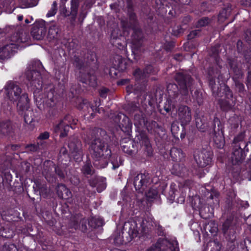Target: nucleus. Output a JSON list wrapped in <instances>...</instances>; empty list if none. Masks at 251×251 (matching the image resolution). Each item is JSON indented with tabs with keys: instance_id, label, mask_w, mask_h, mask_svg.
Returning a JSON list of instances; mask_svg holds the SVG:
<instances>
[{
	"instance_id": "obj_45",
	"label": "nucleus",
	"mask_w": 251,
	"mask_h": 251,
	"mask_svg": "<svg viewBox=\"0 0 251 251\" xmlns=\"http://www.w3.org/2000/svg\"><path fill=\"white\" fill-rule=\"evenodd\" d=\"M205 229L213 234L216 233L218 230L217 225L213 221L209 222L206 226Z\"/></svg>"
},
{
	"instance_id": "obj_28",
	"label": "nucleus",
	"mask_w": 251,
	"mask_h": 251,
	"mask_svg": "<svg viewBox=\"0 0 251 251\" xmlns=\"http://www.w3.org/2000/svg\"><path fill=\"white\" fill-rule=\"evenodd\" d=\"M170 155L173 160L176 162L182 161L185 157L182 151L180 149L174 147L170 150Z\"/></svg>"
},
{
	"instance_id": "obj_31",
	"label": "nucleus",
	"mask_w": 251,
	"mask_h": 251,
	"mask_svg": "<svg viewBox=\"0 0 251 251\" xmlns=\"http://www.w3.org/2000/svg\"><path fill=\"white\" fill-rule=\"evenodd\" d=\"M81 170L82 173L85 176H93L95 174V170L89 160H87L85 162Z\"/></svg>"
},
{
	"instance_id": "obj_22",
	"label": "nucleus",
	"mask_w": 251,
	"mask_h": 251,
	"mask_svg": "<svg viewBox=\"0 0 251 251\" xmlns=\"http://www.w3.org/2000/svg\"><path fill=\"white\" fill-rule=\"evenodd\" d=\"M16 45L14 43H9L0 48V59H4L9 58L12 53L15 51Z\"/></svg>"
},
{
	"instance_id": "obj_62",
	"label": "nucleus",
	"mask_w": 251,
	"mask_h": 251,
	"mask_svg": "<svg viewBox=\"0 0 251 251\" xmlns=\"http://www.w3.org/2000/svg\"><path fill=\"white\" fill-rule=\"evenodd\" d=\"M77 41H72L70 42L68 44V48L70 50H73L74 49H75L77 46Z\"/></svg>"
},
{
	"instance_id": "obj_50",
	"label": "nucleus",
	"mask_w": 251,
	"mask_h": 251,
	"mask_svg": "<svg viewBox=\"0 0 251 251\" xmlns=\"http://www.w3.org/2000/svg\"><path fill=\"white\" fill-rule=\"evenodd\" d=\"M228 122L231 128L236 129L238 127V119L237 118H231L229 120Z\"/></svg>"
},
{
	"instance_id": "obj_10",
	"label": "nucleus",
	"mask_w": 251,
	"mask_h": 251,
	"mask_svg": "<svg viewBox=\"0 0 251 251\" xmlns=\"http://www.w3.org/2000/svg\"><path fill=\"white\" fill-rule=\"evenodd\" d=\"M81 142L77 138L72 137L69 139L68 148L74 158L76 161L80 160L83 155Z\"/></svg>"
},
{
	"instance_id": "obj_25",
	"label": "nucleus",
	"mask_w": 251,
	"mask_h": 251,
	"mask_svg": "<svg viewBox=\"0 0 251 251\" xmlns=\"http://www.w3.org/2000/svg\"><path fill=\"white\" fill-rule=\"evenodd\" d=\"M57 194L60 199H67L72 196L70 190L63 184H59L57 187Z\"/></svg>"
},
{
	"instance_id": "obj_35",
	"label": "nucleus",
	"mask_w": 251,
	"mask_h": 251,
	"mask_svg": "<svg viewBox=\"0 0 251 251\" xmlns=\"http://www.w3.org/2000/svg\"><path fill=\"white\" fill-rule=\"evenodd\" d=\"M60 30L55 25H51L48 34V38L50 40L57 39L59 36Z\"/></svg>"
},
{
	"instance_id": "obj_5",
	"label": "nucleus",
	"mask_w": 251,
	"mask_h": 251,
	"mask_svg": "<svg viewBox=\"0 0 251 251\" xmlns=\"http://www.w3.org/2000/svg\"><path fill=\"white\" fill-rule=\"evenodd\" d=\"M146 251H179L177 241L175 239L160 238Z\"/></svg>"
},
{
	"instance_id": "obj_41",
	"label": "nucleus",
	"mask_w": 251,
	"mask_h": 251,
	"mask_svg": "<svg viewBox=\"0 0 251 251\" xmlns=\"http://www.w3.org/2000/svg\"><path fill=\"white\" fill-rule=\"evenodd\" d=\"M200 214L204 219L209 218L212 216V213L210 211L208 206L201 208L200 211Z\"/></svg>"
},
{
	"instance_id": "obj_55",
	"label": "nucleus",
	"mask_w": 251,
	"mask_h": 251,
	"mask_svg": "<svg viewBox=\"0 0 251 251\" xmlns=\"http://www.w3.org/2000/svg\"><path fill=\"white\" fill-rule=\"evenodd\" d=\"M155 229L157 231V233L160 235L163 233L164 229L162 226L156 221H155L154 227Z\"/></svg>"
},
{
	"instance_id": "obj_43",
	"label": "nucleus",
	"mask_w": 251,
	"mask_h": 251,
	"mask_svg": "<svg viewBox=\"0 0 251 251\" xmlns=\"http://www.w3.org/2000/svg\"><path fill=\"white\" fill-rule=\"evenodd\" d=\"M78 6L79 0H71V10L72 11V15L74 16L76 15Z\"/></svg>"
},
{
	"instance_id": "obj_21",
	"label": "nucleus",
	"mask_w": 251,
	"mask_h": 251,
	"mask_svg": "<svg viewBox=\"0 0 251 251\" xmlns=\"http://www.w3.org/2000/svg\"><path fill=\"white\" fill-rule=\"evenodd\" d=\"M70 126L67 123H65L62 120L55 123L53 126L54 132L60 133V137L62 138L68 135Z\"/></svg>"
},
{
	"instance_id": "obj_54",
	"label": "nucleus",
	"mask_w": 251,
	"mask_h": 251,
	"mask_svg": "<svg viewBox=\"0 0 251 251\" xmlns=\"http://www.w3.org/2000/svg\"><path fill=\"white\" fill-rule=\"evenodd\" d=\"M210 21L208 18H204L200 20L197 23V26H203L207 25Z\"/></svg>"
},
{
	"instance_id": "obj_11",
	"label": "nucleus",
	"mask_w": 251,
	"mask_h": 251,
	"mask_svg": "<svg viewBox=\"0 0 251 251\" xmlns=\"http://www.w3.org/2000/svg\"><path fill=\"white\" fill-rule=\"evenodd\" d=\"M123 237L127 238L126 241L130 242L137 236L139 233L137 224L135 221H130L126 222L123 227Z\"/></svg>"
},
{
	"instance_id": "obj_58",
	"label": "nucleus",
	"mask_w": 251,
	"mask_h": 251,
	"mask_svg": "<svg viewBox=\"0 0 251 251\" xmlns=\"http://www.w3.org/2000/svg\"><path fill=\"white\" fill-rule=\"evenodd\" d=\"M98 182V177L97 176H94L92 177L89 180V183L91 186L92 187H95L96 186V185Z\"/></svg>"
},
{
	"instance_id": "obj_19",
	"label": "nucleus",
	"mask_w": 251,
	"mask_h": 251,
	"mask_svg": "<svg viewBox=\"0 0 251 251\" xmlns=\"http://www.w3.org/2000/svg\"><path fill=\"white\" fill-rule=\"evenodd\" d=\"M28 39V34L21 30L18 32L14 33L9 39L10 41V43H14L16 45V48L18 49L19 44L21 43H25L27 41Z\"/></svg>"
},
{
	"instance_id": "obj_40",
	"label": "nucleus",
	"mask_w": 251,
	"mask_h": 251,
	"mask_svg": "<svg viewBox=\"0 0 251 251\" xmlns=\"http://www.w3.org/2000/svg\"><path fill=\"white\" fill-rule=\"evenodd\" d=\"M62 120L65 123H67L70 126V128H73L72 125H76L78 121L77 119L73 118L72 116L69 114L66 115Z\"/></svg>"
},
{
	"instance_id": "obj_15",
	"label": "nucleus",
	"mask_w": 251,
	"mask_h": 251,
	"mask_svg": "<svg viewBox=\"0 0 251 251\" xmlns=\"http://www.w3.org/2000/svg\"><path fill=\"white\" fill-rule=\"evenodd\" d=\"M177 117L182 126L187 125L192 118L190 108L186 105H180L178 108Z\"/></svg>"
},
{
	"instance_id": "obj_6",
	"label": "nucleus",
	"mask_w": 251,
	"mask_h": 251,
	"mask_svg": "<svg viewBox=\"0 0 251 251\" xmlns=\"http://www.w3.org/2000/svg\"><path fill=\"white\" fill-rule=\"evenodd\" d=\"M175 80L179 85L180 92L182 96H187L189 90L191 91L193 80L190 75L185 72H179L175 75Z\"/></svg>"
},
{
	"instance_id": "obj_60",
	"label": "nucleus",
	"mask_w": 251,
	"mask_h": 251,
	"mask_svg": "<svg viewBox=\"0 0 251 251\" xmlns=\"http://www.w3.org/2000/svg\"><path fill=\"white\" fill-rule=\"evenodd\" d=\"M50 137V133L48 131H45L43 133H41L38 137V140H46Z\"/></svg>"
},
{
	"instance_id": "obj_12",
	"label": "nucleus",
	"mask_w": 251,
	"mask_h": 251,
	"mask_svg": "<svg viewBox=\"0 0 251 251\" xmlns=\"http://www.w3.org/2000/svg\"><path fill=\"white\" fill-rule=\"evenodd\" d=\"M213 141L216 147L222 148L225 145L224 134L221 128V122L218 118H215L213 120Z\"/></svg>"
},
{
	"instance_id": "obj_14",
	"label": "nucleus",
	"mask_w": 251,
	"mask_h": 251,
	"mask_svg": "<svg viewBox=\"0 0 251 251\" xmlns=\"http://www.w3.org/2000/svg\"><path fill=\"white\" fill-rule=\"evenodd\" d=\"M114 121L123 132H128L131 130L132 123L126 115L119 113L115 117Z\"/></svg>"
},
{
	"instance_id": "obj_27",
	"label": "nucleus",
	"mask_w": 251,
	"mask_h": 251,
	"mask_svg": "<svg viewBox=\"0 0 251 251\" xmlns=\"http://www.w3.org/2000/svg\"><path fill=\"white\" fill-rule=\"evenodd\" d=\"M245 133L242 132L235 136L233 140L232 144L234 147H241L244 149L247 147V143L244 141Z\"/></svg>"
},
{
	"instance_id": "obj_51",
	"label": "nucleus",
	"mask_w": 251,
	"mask_h": 251,
	"mask_svg": "<svg viewBox=\"0 0 251 251\" xmlns=\"http://www.w3.org/2000/svg\"><path fill=\"white\" fill-rule=\"evenodd\" d=\"M60 13L62 14H63L65 17H67L70 16V15H72V11L68 10L66 7L65 6V4H60Z\"/></svg>"
},
{
	"instance_id": "obj_3",
	"label": "nucleus",
	"mask_w": 251,
	"mask_h": 251,
	"mask_svg": "<svg viewBox=\"0 0 251 251\" xmlns=\"http://www.w3.org/2000/svg\"><path fill=\"white\" fill-rule=\"evenodd\" d=\"M4 94L8 99L13 102H17L18 108L23 111L29 107V99L26 93H22V89L16 82L8 81L4 87Z\"/></svg>"
},
{
	"instance_id": "obj_30",
	"label": "nucleus",
	"mask_w": 251,
	"mask_h": 251,
	"mask_svg": "<svg viewBox=\"0 0 251 251\" xmlns=\"http://www.w3.org/2000/svg\"><path fill=\"white\" fill-rule=\"evenodd\" d=\"M145 128L151 133L158 132L160 130H162V127L154 121L148 120Z\"/></svg>"
},
{
	"instance_id": "obj_59",
	"label": "nucleus",
	"mask_w": 251,
	"mask_h": 251,
	"mask_svg": "<svg viewBox=\"0 0 251 251\" xmlns=\"http://www.w3.org/2000/svg\"><path fill=\"white\" fill-rule=\"evenodd\" d=\"M38 146L35 144H29L26 146L25 148L27 151H36L38 149Z\"/></svg>"
},
{
	"instance_id": "obj_47",
	"label": "nucleus",
	"mask_w": 251,
	"mask_h": 251,
	"mask_svg": "<svg viewBox=\"0 0 251 251\" xmlns=\"http://www.w3.org/2000/svg\"><path fill=\"white\" fill-rule=\"evenodd\" d=\"M179 131V127L176 123H173L171 126V132L175 138H178V134Z\"/></svg>"
},
{
	"instance_id": "obj_64",
	"label": "nucleus",
	"mask_w": 251,
	"mask_h": 251,
	"mask_svg": "<svg viewBox=\"0 0 251 251\" xmlns=\"http://www.w3.org/2000/svg\"><path fill=\"white\" fill-rule=\"evenodd\" d=\"M213 248L216 251H220L221 249V244L217 241H214L213 242Z\"/></svg>"
},
{
	"instance_id": "obj_38",
	"label": "nucleus",
	"mask_w": 251,
	"mask_h": 251,
	"mask_svg": "<svg viewBox=\"0 0 251 251\" xmlns=\"http://www.w3.org/2000/svg\"><path fill=\"white\" fill-rule=\"evenodd\" d=\"M133 75L136 81H143L147 76L145 72L144 71L143 72H142L139 68L136 69L133 72Z\"/></svg>"
},
{
	"instance_id": "obj_4",
	"label": "nucleus",
	"mask_w": 251,
	"mask_h": 251,
	"mask_svg": "<svg viewBox=\"0 0 251 251\" xmlns=\"http://www.w3.org/2000/svg\"><path fill=\"white\" fill-rule=\"evenodd\" d=\"M74 63L80 69L79 73L77 75V77L79 81H81L82 83L88 84L93 87L96 86L97 79L96 76L90 74L88 73V70H84L82 69L84 63L82 59L75 55L74 56Z\"/></svg>"
},
{
	"instance_id": "obj_61",
	"label": "nucleus",
	"mask_w": 251,
	"mask_h": 251,
	"mask_svg": "<svg viewBox=\"0 0 251 251\" xmlns=\"http://www.w3.org/2000/svg\"><path fill=\"white\" fill-rule=\"evenodd\" d=\"M70 181L73 185L76 186L78 185L80 182V179L77 176H72L70 179Z\"/></svg>"
},
{
	"instance_id": "obj_63",
	"label": "nucleus",
	"mask_w": 251,
	"mask_h": 251,
	"mask_svg": "<svg viewBox=\"0 0 251 251\" xmlns=\"http://www.w3.org/2000/svg\"><path fill=\"white\" fill-rule=\"evenodd\" d=\"M200 32L199 30H195L192 31L190 33V34L188 35V39H192L194 38H195L198 34Z\"/></svg>"
},
{
	"instance_id": "obj_23",
	"label": "nucleus",
	"mask_w": 251,
	"mask_h": 251,
	"mask_svg": "<svg viewBox=\"0 0 251 251\" xmlns=\"http://www.w3.org/2000/svg\"><path fill=\"white\" fill-rule=\"evenodd\" d=\"M141 144L143 150L146 152V155L151 156L153 154V150L150 141L145 134H143L141 136Z\"/></svg>"
},
{
	"instance_id": "obj_7",
	"label": "nucleus",
	"mask_w": 251,
	"mask_h": 251,
	"mask_svg": "<svg viewBox=\"0 0 251 251\" xmlns=\"http://www.w3.org/2000/svg\"><path fill=\"white\" fill-rule=\"evenodd\" d=\"M50 163V167L45 168L43 172V175L45 176L46 179L49 182H54L56 180L55 174L61 179H64L66 175V170L63 168L62 166H57L53 164L52 162Z\"/></svg>"
},
{
	"instance_id": "obj_46",
	"label": "nucleus",
	"mask_w": 251,
	"mask_h": 251,
	"mask_svg": "<svg viewBox=\"0 0 251 251\" xmlns=\"http://www.w3.org/2000/svg\"><path fill=\"white\" fill-rule=\"evenodd\" d=\"M223 92L225 93V98L226 99L230 100L232 99H235L233 97V94L229 87L226 85L224 86Z\"/></svg>"
},
{
	"instance_id": "obj_56",
	"label": "nucleus",
	"mask_w": 251,
	"mask_h": 251,
	"mask_svg": "<svg viewBox=\"0 0 251 251\" xmlns=\"http://www.w3.org/2000/svg\"><path fill=\"white\" fill-rule=\"evenodd\" d=\"M213 84H215V82L212 79H211L209 82V85L211 86L212 91H213V95L215 97H220L222 96L221 95V94L219 92H216L215 89V87L213 86Z\"/></svg>"
},
{
	"instance_id": "obj_42",
	"label": "nucleus",
	"mask_w": 251,
	"mask_h": 251,
	"mask_svg": "<svg viewBox=\"0 0 251 251\" xmlns=\"http://www.w3.org/2000/svg\"><path fill=\"white\" fill-rule=\"evenodd\" d=\"M103 224L104 221L101 218H93L89 222V225L94 228L101 226Z\"/></svg>"
},
{
	"instance_id": "obj_57",
	"label": "nucleus",
	"mask_w": 251,
	"mask_h": 251,
	"mask_svg": "<svg viewBox=\"0 0 251 251\" xmlns=\"http://www.w3.org/2000/svg\"><path fill=\"white\" fill-rule=\"evenodd\" d=\"M146 195L149 198H154L157 195V192L155 189H150L146 193Z\"/></svg>"
},
{
	"instance_id": "obj_32",
	"label": "nucleus",
	"mask_w": 251,
	"mask_h": 251,
	"mask_svg": "<svg viewBox=\"0 0 251 251\" xmlns=\"http://www.w3.org/2000/svg\"><path fill=\"white\" fill-rule=\"evenodd\" d=\"M199 119H197L196 121V126L202 132H205L207 131L209 133H211L213 131V126L214 123L213 122L211 123L212 125V127H209V124L207 123H202L201 120H200V122L199 121Z\"/></svg>"
},
{
	"instance_id": "obj_17",
	"label": "nucleus",
	"mask_w": 251,
	"mask_h": 251,
	"mask_svg": "<svg viewBox=\"0 0 251 251\" xmlns=\"http://www.w3.org/2000/svg\"><path fill=\"white\" fill-rule=\"evenodd\" d=\"M32 37L36 40L42 39L46 33V27L44 21L36 23L31 32Z\"/></svg>"
},
{
	"instance_id": "obj_52",
	"label": "nucleus",
	"mask_w": 251,
	"mask_h": 251,
	"mask_svg": "<svg viewBox=\"0 0 251 251\" xmlns=\"http://www.w3.org/2000/svg\"><path fill=\"white\" fill-rule=\"evenodd\" d=\"M32 114V112L28 111L25 115V121L26 124H30L34 121V118L31 116Z\"/></svg>"
},
{
	"instance_id": "obj_9",
	"label": "nucleus",
	"mask_w": 251,
	"mask_h": 251,
	"mask_svg": "<svg viewBox=\"0 0 251 251\" xmlns=\"http://www.w3.org/2000/svg\"><path fill=\"white\" fill-rule=\"evenodd\" d=\"M27 80L29 83L27 85L32 87V89H41L42 88V81L41 74L38 71L33 68L32 70H27L25 72Z\"/></svg>"
},
{
	"instance_id": "obj_39",
	"label": "nucleus",
	"mask_w": 251,
	"mask_h": 251,
	"mask_svg": "<svg viewBox=\"0 0 251 251\" xmlns=\"http://www.w3.org/2000/svg\"><path fill=\"white\" fill-rule=\"evenodd\" d=\"M233 218L232 216L228 217L223 224L222 231L224 234H226L229 228L231 226Z\"/></svg>"
},
{
	"instance_id": "obj_13",
	"label": "nucleus",
	"mask_w": 251,
	"mask_h": 251,
	"mask_svg": "<svg viewBox=\"0 0 251 251\" xmlns=\"http://www.w3.org/2000/svg\"><path fill=\"white\" fill-rule=\"evenodd\" d=\"M151 176L148 173L138 174L134 179L133 184L135 189L143 193L150 184Z\"/></svg>"
},
{
	"instance_id": "obj_16",
	"label": "nucleus",
	"mask_w": 251,
	"mask_h": 251,
	"mask_svg": "<svg viewBox=\"0 0 251 251\" xmlns=\"http://www.w3.org/2000/svg\"><path fill=\"white\" fill-rule=\"evenodd\" d=\"M100 104L97 101L95 102V105L90 104L86 100H80L79 103L77 107L79 109H82L84 111H87L88 113H91V116L93 117L94 116V113L97 111L99 113L101 112V110L104 112L103 109L98 108Z\"/></svg>"
},
{
	"instance_id": "obj_33",
	"label": "nucleus",
	"mask_w": 251,
	"mask_h": 251,
	"mask_svg": "<svg viewBox=\"0 0 251 251\" xmlns=\"http://www.w3.org/2000/svg\"><path fill=\"white\" fill-rule=\"evenodd\" d=\"M13 130L11 123L10 121L2 122L0 123V132L4 135H8Z\"/></svg>"
},
{
	"instance_id": "obj_49",
	"label": "nucleus",
	"mask_w": 251,
	"mask_h": 251,
	"mask_svg": "<svg viewBox=\"0 0 251 251\" xmlns=\"http://www.w3.org/2000/svg\"><path fill=\"white\" fill-rule=\"evenodd\" d=\"M36 187L33 186V188H36L40 192V194H43L44 193H47V187L44 185H41L38 182H35Z\"/></svg>"
},
{
	"instance_id": "obj_53",
	"label": "nucleus",
	"mask_w": 251,
	"mask_h": 251,
	"mask_svg": "<svg viewBox=\"0 0 251 251\" xmlns=\"http://www.w3.org/2000/svg\"><path fill=\"white\" fill-rule=\"evenodd\" d=\"M235 84L236 90L240 93L243 92L244 90L245 87L244 84L237 80H235Z\"/></svg>"
},
{
	"instance_id": "obj_36",
	"label": "nucleus",
	"mask_w": 251,
	"mask_h": 251,
	"mask_svg": "<svg viewBox=\"0 0 251 251\" xmlns=\"http://www.w3.org/2000/svg\"><path fill=\"white\" fill-rule=\"evenodd\" d=\"M134 120V125L139 129L145 127L148 121V120L145 117L139 115H135Z\"/></svg>"
},
{
	"instance_id": "obj_18",
	"label": "nucleus",
	"mask_w": 251,
	"mask_h": 251,
	"mask_svg": "<svg viewBox=\"0 0 251 251\" xmlns=\"http://www.w3.org/2000/svg\"><path fill=\"white\" fill-rule=\"evenodd\" d=\"M243 147L233 146V151L231 156V160L233 165H238L245 159V155Z\"/></svg>"
},
{
	"instance_id": "obj_29",
	"label": "nucleus",
	"mask_w": 251,
	"mask_h": 251,
	"mask_svg": "<svg viewBox=\"0 0 251 251\" xmlns=\"http://www.w3.org/2000/svg\"><path fill=\"white\" fill-rule=\"evenodd\" d=\"M219 103L221 108L224 111H228L231 109L235 105L236 99L228 100H219Z\"/></svg>"
},
{
	"instance_id": "obj_24",
	"label": "nucleus",
	"mask_w": 251,
	"mask_h": 251,
	"mask_svg": "<svg viewBox=\"0 0 251 251\" xmlns=\"http://www.w3.org/2000/svg\"><path fill=\"white\" fill-rule=\"evenodd\" d=\"M46 100L45 102L47 104L51 107L55 106L57 102V96L54 94V90L53 88H50L49 91H47L45 93Z\"/></svg>"
},
{
	"instance_id": "obj_1",
	"label": "nucleus",
	"mask_w": 251,
	"mask_h": 251,
	"mask_svg": "<svg viewBox=\"0 0 251 251\" xmlns=\"http://www.w3.org/2000/svg\"><path fill=\"white\" fill-rule=\"evenodd\" d=\"M108 140L106 132L98 128L89 129L85 138V142L89 145V149L94 160V164L100 168L107 166L111 155Z\"/></svg>"
},
{
	"instance_id": "obj_44",
	"label": "nucleus",
	"mask_w": 251,
	"mask_h": 251,
	"mask_svg": "<svg viewBox=\"0 0 251 251\" xmlns=\"http://www.w3.org/2000/svg\"><path fill=\"white\" fill-rule=\"evenodd\" d=\"M123 151L129 154L132 153L133 143L132 141H129L122 146Z\"/></svg>"
},
{
	"instance_id": "obj_37",
	"label": "nucleus",
	"mask_w": 251,
	"mask_h": 251,
	"mask_svg": "<svg viewBox=\"0 0 251 251\" xmlns=\"http://www.w3.org/2000/svg\"><path fill=\"white\" fill-rule=\"evenodd\" d=\"M117 30H114L111 34V43L115 46L118 47L120 49L123 48L124 46L122 43L118 41L119 36L117 33Z\"/></svg>"
},
{
	"instance_id": "obj_8",
	"label": "nucleus",
	"mask_w": 251,
	"mask_h": 251,
	"mask_svg": "<svg viewBox=\"0 0 251 251\" xmlns=\"http://www.w3.org/2000/svg\"><path fill=\"white\" fill-rule=\"evenodd\" d=\"M194 158L198 166L199 167L203 168L211 162L212 152L209 148L202 149L195 152Z\"/></svg>"
},
{
	"instance_id": "obj_48",
	"label": "nucleus",
	"mask_w": 251,
	"mask_h": 251,
	"mask_svg": "<svg viewBox=\"0 0 251 251\" xmlns=\"http://www.w3.org/2000/svg\"><path fill=\"white\" fill-rule=\"evenodd\" d=\"M57 2L56 1H53L52 4L51 5V7L50 9L49 10L48 13L47 14V16L48 17H51L54 16L57 11Z\"/></svg>"
},
{
	"instance_id": "obj_34",
	"label": "nucleus",
	"mask_w": 251,
	"mask_h": 251,
	"mask_svg": "<svg viewBox=\"0 0 251 251\" xmlns=\"http://www.w3.org/2000/svg\"><path fill=\"white\" fill-rule=\"evenodd\" d=\"M167 90L170 97L175 99L178 96V88L176 84L170 83L167 85Z\"/></svg>"
},
{
	"instance_id": "obj_2",
	"label": "nucleus",
	"mask_w": 251,
	"mask_h": 251,
	"mask_svg": "<svg viewBox=\"0 0 251 251\" xmlns=\"http://www.w3.org/2000/svg\"><path fill=\"white\" fill-rule=\"evenodd\" d=\"M121 25L125 32H128L129 30H132L131 36L132 52L135 59H137L144 51V35L139 26L135 14L134 13H130L128 20H122Z\"/></svg>"
},
{
	"instance_id": "obj_20",
	"label": "nucleus",
	"mask_w": 251,
	"mask_h": 251,
	"mask_svg": "<svg viewBox=\"0 0 251 251\" xmlns=\"http://www.w3.org/2000/svg\"><path fill=\"white\" fill-rule=\"evenodd\" d=\"M154 223L155 220L152 217L148 216L143 219L140 225L141 233L143 235L149 234L154 227Z\"/></svg>"
},
{
	"instance_id": "obj_26",
	"label": "nucleus",
	"mask_w": 251,
	"mask_h": 251,
	"mask_svg": "<svg viewBox=\"0 0 251 251\" xmlns=\"http://www.w3.org/2000/svg\"><path fill=\"white\" fill-rule=\"evenodd\" d=\"M228 64L230 66V72H232L234 76L233 77L234 80L239 78L242 76V71L237 67V63L235 61L231 59L228 60Z\"/></svg>"
}]
</instances>
